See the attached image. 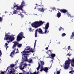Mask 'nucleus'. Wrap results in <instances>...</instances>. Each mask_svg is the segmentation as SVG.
I'll list each match as a JSON object with an SVG mask.
<instances>
[{"mask_svg":"<svg viewBox=\"0 0 74 74\" xmlns=\"http://www.w3.org/2000/svg\"><path fill=\"white\" fill-rule=\"evenodd\" d=\"M68 60H66L65 62V66H64V68L65 69H69V65L70 64L71 62V64L72 67H74V59H73L71 60L70 59V58H68Z\"/></svg>","mask_w":74,"mask_h":74,"instance_id":"1","label":"nucleus"},{"mask_svg":"<svg viewBox=\"0 0 74 74\" xmlns=\"http://www.w3.org/2000/svg\"><path fill=\"white\" fill-rule=\"evenodd\" d=\"M43 23H44V22H42V21H36L32 23V26L33 27L37 28V27H38L39 26H41Z\"/></svg>","mask_w":74,"mask_h":74,"instance_id":"2","label":"nucleus"},{"mask_svg":"<svg viewBox=\"0 0 74 74\" xmlns=\"http://www.w3.org/2000/svg\"><path fill=\"white\" fill-rule=\"evenodd\" d=\"M49 27V23H47L46 24L45 27V32H42V29H41L39 28L38 30L39 33H40V34H44V33L45 34L46 33H48L49 32V31H47V29H48Z\"/></svg>","mask_w":74,"mask_h":74,"instance_id":"3","label":"nucleus"},{"mask_svg":"<svg viewBox=\"0 0 74 74\" xmlns=\"http://www.w3.org/2000/svg\"><path fill=\"white\" fill-rule=\"evenodd\" d=\"M27 56L26 55H23L22 54V62H27L29 63H31L32 62V59H27Z\"/></svg>","mask_w":74,"mask_h":74,"instance_id":"4","label":"nucleus"},{"mask_svg":"<svg viewBox=\"0 0 74 74\" xmlns=\"http://www.w3.org/2000/svg\"><path fill=\"white\" fill-rule=\"evenodd\" d=\"M14 42V44L13 45V46L12 47V48H13V49H14L13 51L12 52H11L10 53V56L11 57V58H13V56H12V54L14 55V53L15 52V51L16 50V48L15 47L16 46V45L17 44H18L19 43L16 42Z\"/></svg>","mask_w":74,"mask_h":74,"instance_id":"5","label":"nucleus"},{"mask_svg":"<svg viewBox=\"0 0 74 74\" xmlns=\"http://www.w3.org/2000/svg\"><path fill=\"white\" fill-rule=\"evenodd\" d=\"M23 38H25V37L23 36V32H21L17 36V40L18 41H19Z\"/></svg>","mask_w":74,"mask_h":74,"instance_id":"6","label":"nucleus"},{"mask_svg":"<svg viewBox=\"0 0 74 74\" xmlns=\"http://www.w3.org/2000/svg\"><path fill=\"white\" fill-rule=\"evenodd\" d=\"M25 6V3L24 1H23L21 2V4L20 5V6H17V7L16 8V10H21L22 11H23V7Z\"/></svg>","mask_w":74,"mask_h":74,"instance_id":"7","label":"nucleus"},{"mask_svg":"<svg viewBox=\"0 0 74 74\" xmlns=\"http://www.w3.org/2000/svg\"><path fill=\"white\" fill-rule=\"evenodd\" d=\"M32 52V53H33L34 52V51L33 50V49H31L29 51H26V50H24V51H23V52L22 53V55H26V56H27L28 55V54L27 53H29L30 52Z\"/></svg>","mask_w":74,"mask_h":74,"instance_id":"8","label":"nucleus"},{"mask_svg":"<svg viewBox=\"0 0 74 74\" xmlns=\"http://www.w3.org/2000/svg\"><path fill=\"white\" fill-rule=\"evenodd\" d=\"M5 40H10L9 41L10 42L12 41L13 40L11 38H12V36L10 35H5Z\"/></svg>","mask_w":74,"mask_h":74,"instance_id":"9","label":"nucleus"},{"mask_svg":"<svg viewBox=\"0 0 74 74\" xmlns=\"http://www.w3.org/2000/svg\"><path fill=\"white\" fill-rule=\"evenodd\" d=\"M16 70L14 69H13L12 70H11L9 72V74H15Z\"/></svg>","mask_w":74,"mask_h":74,"instance_id":"10","label":"nucleus"},{"mask_svg":"<svg viewBox=\"0 0 74 74\" xmlns=\"http://www.w3.org/2000/svg\"><path fill=\"white\" fill-rule=\"evenodd\" d=\"M60 12H61L62 13H68V11L65 9H61V10L60 11Z\"/></svg>","mask_w":74,"mask_h":74,"instance_id":"11","label":"nucleus"},{"mask_svg":"<svg viewBox=\"0 0 74 74\" xmlns=\"http://www.w3.org/2000/svg\"><path fill=\"white\" fill-rule=\"evenodd\" d=\"M39 64H40V66H43V65H44V62L40 61V62H38V65H39Z\"/></svg>","mask_w":74,"mask_h":74,"instance_id":"12","label":"nucleus"},{"mask_svg":"<svg viewBox=\"0 0 74 74\" xmlns=\"http://www.w3.org/2000/svg\"><path fill=\"white\" fill-rule=\"evenodd\" d=\"M51 57H50L51 59H54V57H55V54H51Z\"/></svg>","mask_w":74,"mask_h":74,"instance_id":"13","label":"nucleus"},{"mask_svg":"<svg viewBox=\"0 0 74 74\" xmlns=\"http://www.w3.org/2000/svg\"><path fill=\"white\" fill-rule=\"evenodd\" d=\"M57 16L58 18H60L61 16V13L58 11L57 14Z\"/></svg>","mask_w":74,"mask_h":74,"instance_id":"14","label":"nucleus"},{"mask_svg":"<svg viewBox=\"0 0 74 74\" xmlns=\"http://www.w3.org/2000/svg\"><path fill=\"white\" fill-rule=\"evenodd\" d=\"M38 11H40V12H44V10L43 8H40L38 9Z\"/></svg>","mask_w":74,"mask_h":74,"instance_id":"15","label":"nucleus"},{"mask_svg":"<svg viewBox=\"0 0 74 74\" xmlns=\"http://www.w3.org/2000/svg\"><path fill=\"white\" fill-rule=\"evenodd\" d=\"M48 67H46L44 68L43 69V71H44L46 72V73H47L48 72Z\"/></svg>","mask_w":74,"mask_h":74,"instance_id":"16","label":"nucleus"},{"mask_svg":"<svg viewBox=\"0 0 74 74\" xmlns=\"http://www.w3.org/2000/svg\"><path fill=\"white\" fill-rule=\"evenodd\" d=\"M38 32V29H36L35 30V37H37V32Z\"/></svg>","mask_w":74,"mask_h":74,"instance_id":"17","label":"nucleus"},{"mask_svg":"<svg viewBox=\"0 0 74 74\" xmlns=\"http://www.w3.org/2000/svg\"><path fill=\"white\" fill-rule=\"evenodd\" d=\"M71 37L70 38L71 39H72L73 37H74V32H73L72 33V35L71 36Z\"/></svg>","mask_w":74,"mask_h":74,"instance_id":"18","label":"nucleus"},{"mask_svg":"<svg viewBox=\"0 0 74 74\" xmlns=\"http://www.w3.org/2000/svg\"><path fill=\"white\" fill-rule=\"evenodd\" d=\"M14 66L15 64H12L10 66V67L11 68V69H12V68L14 67Z\"/></svg>","mask_w":74,"mask_h":74,"instance_id":"19","label":"nucleus"},{"mask_svg":"<svg viewBox=\"0 0 74 74\" xmlns=\"http://www.w3.org/2000/svg\"><path fill=\"white\" fill-rule=\"evenodd\" d=\"M30 47H26L25 50H26V51H30Z\"/></svg>","mask_w":74,"mask_h":74,"instance_id":"20","label":"nucleus"},{"mask_svg":"<svg viewBox=\"0 0 74 74\" xmlns=\"http://www.w3.org/2000/svg\"><path fill=\"white\" fill-rule=\"evenodd\" d=\"M18 13V12H17V11L16 10H14V11H13V14H17Z\"/></svg>","mask_w":74,"mask_h":74,"instance_id":"21","label":"nucleus"},{"mask_svg":"<svg viewBox=\"0 0 74 74\" xmlns=\"http://www.w3.org/2000/svg\"><path fill=\"white\" fill-rule=\"evenodd\" d=\"M14 5H13V8H15V7H16L17 8L18 7V5H16L15 4V3H14Z\"/></svg>","mask_w":74,"mask_h":74,"instance_id":"22","label":"nucleus"},{"mask_svg":"<svg viewBox=\"0 0 74 74\" xmlns=\"http://www.w3.org/2000/svg\"><path fill=\"white\" fill-rule=\"evenodd\" d=\"M36 42H37V40H35V43H34V48H35V47H36Z\"/></svg>","mask_w":74,"mask_h":74,"instance_id":"23","label":"nucleus"},{"mask_svg":"<svg viewBox=\"0 0 74 74\" xmlns=\"http://www.w3.org/2000/svg\"><path fill=\"white\" fill-rule=\"evenodd\" d=\"M21 46H22V45L21 44H18L17 45V47L19 48H20V47H21Z\"/></svg>","mask_w":74,"mask_h":74,"instance_id":"24","label":"nucleus"},{"mask_svg":"<svg viewBox=\"0 0 74 74\" xmlns=\"http://www.w3.org/2000/svg\"><path fill=\"white\" fill-rule=\"evenodd\" d=\"M40 64H39V65L38 66V67L37 68V69L38 71L39 70V69H40Z\"/></svg>","mask_w":74,"mask_h":74,"instance_id":"25","label":"nucleus"},{"mask_svg":"<svg viewBox=\"0 0 74 74\" xmlns=\"http://www.w3.org/2000/svg\"><path fill=\"white\" fill-rule=\"evenodd\" d=\"M18 15H20V16H21V17H22L23 18V17L24 18V16L23 15V14H22L21 13H20V14H18Z\"/></svg>","mask_w":74,"mask_h":74,"instance_id":"26","label":"nucleus"},{"mask_svg":"<svg viewBox=\"0 0 74 74\" xmlns=\"http://www.w3.org/2000/svg\"><path fill=\"white\" fill-rule=\"evenodd\" d=\"M73 72H74V70L71 71L69 72V73L70 74L71 73V74H73Z\"/></svg>","mask_w":74,"mask_h":74,"instance_id":"27","label":"nucleus"},{"mask_svg":"<svg viewBox=\"0 0 74 74\" xmlns=\"http://www.w3.org/2000/svg\"><path fill=\"white\" fill-rule=\"evenodd\" d=\"M66 36V34H65V33H64L62 34V37H64V36Z\"/></svg>","mask_w":74,"mask_h":74,"instance_id":"28","label":"nucleus"},{"mask_svg":"<svg viewBox=\"0 0 74 74\" xmlns=\"http://www.w3.org/2000/svg\"><path fill=\"white\" fill-rule=\"evenodd\" d=\"M40 67L41 68V70H40V71H42V70L44 71V69H43V66H41Z\"/></svg>","mask_w":74,"mask_h":74,"instance_id":"29","label":"nucleus"},{"mask_svg":"<svg viewBox=\"0 0 74 74\" xmlns=\"http://www.w3.org/2000/svg\"><path fill=\"white\" fill-rule=\"evenodd\" d=\"M67 15H68V16L69 17V16H70L71 18V15L70 14H69V13H67Z\"/></svg>","mask_w":74,"mask_h":74,"instance_id":"30","label":"nucleus"},{"mask_svg":"<svg viewBox=\"0 0 74 74\" xmlns=\"http://www.w3.org/2000/svg\"><path fill=\"white\" fill-rule=\"evenodd\" d=\"M3 20V18L0 17V22H2Z\"/></svg>","mask_w":74,"mask_h":74,"instance_id":"31","label":"nucleus"},{"mask_svg":"<svg viewBox=\"0 0 74 74\" xmlns=\"http://www.w3.org/2000/svg\"><path fill=\"white\" fill-rule=\"evenodd\" d=\"M67 49H68V50H69V49H71L70 48V46H69L67 47Z\"/></svg>","mask_w":74,"mask_h":74,"instance_id":"32","label":"nucleus"},{"mask_svg":"<svg viewBox=\"0 0 74 74\" xmlns=\"http://www.w3.org/2000/svg\"><path fill=\"white\" fill-rule=\"evenodd\" d=\"M59 30L60 32L61 31V30L62 29V27H60V28H59Z\"/></svg>","mask_w":74,"mask_h":74,"instance_id":"33","label":"nucleus"},{"mask_svg":"<svg viewBox=\"0 0 74 74\" xmlns=\"http://www.w3.org/2000/svg\"><path fill=\"white\" fill-rule=\"evenodd\" d=\"M20 68L21 70H23V69H24L22 67V66H20Z\"/></svg>","mask_w":74,"mask_h":74,"instance_id":"34","label":"nucleus"},{"mask_svg":"<svg viewBox=\"0 0 74 74\" xmlns=\"http://www.w3.org/2000/svg\"><path fill=\"white\" fill-rule=\"evenodd\" d=\"M38 72H37V73H36V72H34L33 73V74H38Z\"/></svg>","mask_w":74,"mask_h":74,"instance_id":"35","label":"nucleus"},{"mask_svg":"<svg viewBox=\"0 0 74 74\" xmlns=\"http://www.w3.org/2000/svg\"><path fill=\"white\" fill-rule=\"evenodd\" d=\"M2 55V53H1V51L0 50V56H1V55Z\"/></svg>","mask_w":74,"mask_h":74,"instance_id":"36","label":"nucleus"},{"mask_svg":"<svg viewBox=\"0 0 74 74\" xmlns=\"http://www.w3.org/2000/svg\"><path fill=\"white\" fill-rule=\"evenodd\" d=\"M15 38H14V37H12V38H11V39H12L13 40H14Z\"/></svg>","mask_w":74,"mask_h":74,"instance_id":"37","label":"nucleus"},{"mask_svg":"<svg viewBox=\"0 0 74 74\" xmlns=\"http://www.w3.org/2000/svg\"><path fill=\"white\" fill-rule=\"evenodd\" d=\"M60 74V71H57V74Z\"/></svg>","mask_w":74,"mask_h":74,"instance_id":"38","label":"nucleus"},{"mask_svg":"<svg viewBox=\"0 0 74 74\" xmlns=\"http://www.w3.org/2000/svg\"><path fill=\"white\" fill-rule=\"evenodd\" d=\"M61 30H64V28L61 27Z\"/></svg>","mask_w":74,"mask_h":74,"instance_id":"39","label":"nucleus"},{"mask_svg":"<svg viewBox=\"0 0 74 74\" xmlns=\"http://www.w3.org/2000/svg\"><path fill=\"white\" fill-rule=\"evenodd\" d=\"M10 66H8L7 68V70H8V69H10Z\"/></svg>","mask_w":74,"mask_h":74,"instance_id":"40","label":"nucleus"},{"mask_svg":"<svg viewBox=\"0 0 74 74\" xmlns=\"http://www.w3.org/2000/svg\"><path fill=\"white\" fill-rule=\"evenodd\" d=\"M48 47H47L46 48H45V49H46V50H47L48 49Z\"/></svg>","mask_w":74,"mask_h":74,"instance_id":"41","label":"nucleus"},{"mask_svg":"<svg viewBox=\"0 0 74 74\" xmlns=\"http://www.w3.org/2000/svg\"><path fill=\"white\" fill-rule=\"evenodd\" d=\"M27 66V64H24V66Z\"/></svg>","mask_w":74,"mask_h":74,"instance_id":"42","label":"nucleus"},{"mask_svg":"<svg viewBox=\"0 0 74 74\" xmlns=\"http://www.w3.org/2000/svg\"><path fill=\"white\" fill-rule=\"evenodd\" d=\"M1 74H4V72H2L1 73Z\"/></svg>","mask_w":74,"mask_h":74,"instance_id":"43","label":"nucleus"},{"mask_svg":"<svg viewBox=\"0 0 74 74\" xmlns=\"http://www.w3.org/2000/svg\"><path fill=\"white\" fill-rule=\"evenodd\" d=\"M5 45H6V46H7V45H8V44H7V43H6L5 44Z\"/></svg>","mask_w":74,"mask_h":74,"instance_id":"44","label":"nucleus"},{"mask_svg":"<svg viewBox=\"0 0 74 74\" xmlns=\"http://www.w3.org/2000/svg\"><path fill=\"white\" fill-rule=\"evenodd\" d=\"M55 7L52 8V10H55Z\"/></svg>","mask_w":74,"mask_h":74,"instance_id":"45","label":"nucleus"},{"mask_svg":"<svg viewBox=\"0 0 74 74\" xmlns=\"http://www.w3.org/2000/svg\"><path fill=\"white\" fill-rule=\"evenodd\" d=\"M10 33H8L7 34H5V35H10Z\"/></svg>","mask_w":74,"mask_h":74,"instance_id":"46","label":"nucleus"},{"mask_svg":"<svg viewBox=\"0 0 74 74\" xmlns=\"http://www.w3.org/2000/svg\"><path fill=\"white\" fill-rule=\"evenodd\" d=\"M23 73H26V71H25L24 70H23Z\"/></svg>","mask_w":74,"mask_h":74,"instance_id":"47","label":"nucleus"},{"mask_svg":"<svg viewBox=\"0 0 74 74\" xmlns=\"http://www.w3.org/2000/svg\"><path fill=\"white\" fill-rule=\"evenodd\" d=\"M57 10L58 11H60V10H60V9H59V8L57 9Z\"/></svg>","mask_w":74,"mask_h":74,"instance_id":"48","label":"nucleus"},{"mask_svg":"<svg viewBox=\"0 0 74 74\" xmlns=\"http://www.w3.org/2000/svg\"><path fill=\"white\" fill-rule=\"evenodd\" d=\"M7 48H8V46H7V47H6V50H7Z\"/></svg>","mask_w":74,"mask_h":74,"instance_id":"49","label":"nucleus"},{"mask_svg":"<svg viewBox=\"0 0 74 74\" xmlns=\"http://www.w3.org/2000/svg\"><path fill=\"white\" fill-rule=\"evenodd\" d=\"M26 74H29V72H27L25 73Z\"/></svg>","mask_w":74,"mask_h":74,"instance_id":"50","label":"nucleus"},{"mask_svg":"<svg viewBox=\"0 0 74 74\" xmlns=\"http://www.w3.org/2000/svg\"><path fill=\"white\" fill-rule=\"evenodd\" d=\"M19 74H25L23 73H19Z\"/></svg>","mask_w":74,"mask_h":74,"instance_id":"51","label":"nucleus"},{"mask_svg":"<svg viewBox=\"0 0 74 74\" xmlns=\"http://www.w3.org/2000/svg\"><path fill=\"white\" fill-rule=\"evenodd\" d=\"M7 42H8V43H10V41L9 40V41H7Z\"/></svg>","mask_w":74,"mask_h":74,"instance_id":"52","label":"nucleus"},{"mask_svg":"<svg viewBox=\"0 0 74 74\" xmlns=\"http://www.w3.org/2000/svg\"><path fill=\"white\" fill-rule=\"evenodd\" d=\"M29 30H30V31H32V29H31V28H30Z\"/></svg>","mask_w":74,"mask_h":74,"instance_id":"53","label":"nucleus"},{"mask_svg":"<svg viewBox=\"0 0 74 74\" xmlns=\"http://www.w3.org/2000/svg\"><path fill=\"white\" fill-rule=\"evenodd\" d=\"M67 56H69V55H70V54L69 53H68L67 54Z\"/></svg>","mask_w":74,"mask_h":74,"instance_id":"54","label":"nucleus"},{"mask_svg":"<svg viewBox=\"0 0 74 74\" xmlns=\"http://www.w3.org/2000/svg\"><path fill=\"white\" fill-rule=\"evenodd\" d=\"M25 66H23V69H24V68H25Z\"/></svg>","mask_w":74,"mask_h":74,"instance_id":"55","label":"nucleus"},{"mask_svg":"<svg viewBox=\"0 0 74 74\" xmlns=\"http://www.w3.org/2000/svg\"><path fill=\"white\" fill-rule=\"evenodd\" d=\"M18 52H18V51H16V53H18Z\"/></svg>","mask_w":74,"mask_h":74,"instance_id":"56","label":"nucleus"},{"mask_svg":"<svg viewBox=\"0 0 74 74\" xmlns=\"http://www.w3.org/2000/svg\"><path fill=\"white\" fill-rule=\"evenodd\" d=\"M36 7H37V6H36L35 7V8H34V9H36Z\"/></svg>","mask_w":74,"mask_h":74,"instance_id":"57","label":"nucleus"},{"mask_svg":"<svg viewBox=\"0 0 74 74\" xmlns=\"http://www.w3.org/2000/svg\"><path fill=\"white\" fill-rule=\"evenodd\" d=\"M30 74H33V73H31Z\"/></svg>","mask_w":74,"mask_h":74,"instance_id":"58","label":"nucleus"},{"mask_svg":"<svg viewBox=\"0 0 74 74\" xmlns=\"http://www.w3.org/2000/svg\"><path fill=\"white\" fill-rule=\"evenodd\" d=\"M51 62H53V60H51Z\"/></svg>","mask_w":74,"mask_h":74,"instance_id":"59","label":"nucleus"},{"mask_svg":"<svg viewBox=\"0 0 74 74\" xmlns=\"http://www.w3.org/2000/svg\"><path fill=\"white\" fill-rule=\"evenodd\" d=\"M16 51H18V49H16Z\"/></svg>","mask_w":74,"mask_h":74,"instance_id":"60","label":"nucleus"},{"mask_svg":"<svg viewBox=\"0 0 74 74\" xmlns=\"http://www.w3.org/2000/svg\"><path fill=\"white\" fill-rule=\"evenodd\" d=\"M69 56H71V54H69Z\"/></svg>","mask_w":74,"mask_h":74,"instance_id":"61","label":"nucleus"},{"mask_svg":"<svg viewBox=\"0 0 74 74\" xmlns=\"http://www.w3.org/2000/svg\"><path fill=\"white\" fill-rule=\"evenodd\" d=\"M36 5H37V4H36Z\"/></svg>","mask_w":74,"mask_h":74,"instance_id":"62","label":"nucleus"},{"mask_svg":"<svg viewBox=\"0 0 74 74\" xmlns=\"http://www.w3.org/2000/svg\"><path fill=\"white\" fill-rule=\"evenodd\" d=\"M16 74H18V73H17Z\"/></svg>","mask_w":74,"mask_h":74,"instance_id":"63","label":"nucleus"},{"mask_svg":"<svg viewBox=\"0 0 74 74\" xmlns=\"http://www.w3.org/2000/svg\"><path fill=\"white\" fill-rule=\"evenodd\" d=\"M47 58H49V57H47Z\"/></svg>","mask_w":74,"mask_h":74,"instance_id":"64","label":"nucleus"}]
</instances>
